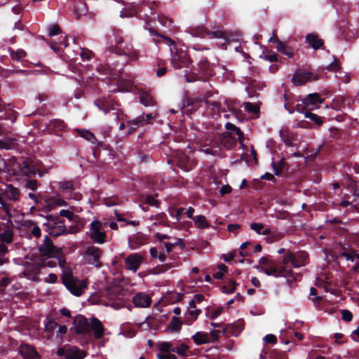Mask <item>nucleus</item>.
Here are the masks:
<instances>
[{
	"label": "nucleus",
	"instance_id": "obj_1",
	"mask_svg": "<svg viewBox=\"0 0 359 359\" xmlns=\"http://www.w3.org/2000/svg\"><path fill=\"white\" fill-rule=\"evenodd\" d=\"M109 50L117 55L126 57V65L128 61H136L139 58V53L134 49L132 43L126 41L123 32L120 29H114L111 35L109 36Z\"/></svg>",
	"mask_w": 359,
	"mask_h": 359
},
{
	"label": "nucleus",
	"instance_id": "obj_44",
	"mask_svg": "<svg viewBox=\"0 0 359 359\" xmlns=\"http://www.w3.org/2000/svg\"><path fill=\"white\" fill-rule=\"evenodd\" d=\"M276 48L278 51L280 52L285 55H287L289 58H292L294 56V48L285 43H283L282 46H276Z\"/></svg>",
	"mask_w": 359,
	"mask_h": 359
},
{
	"label": "nucleus",
	"instance_id": "obj_33",
	"mask_svg": "<svg viewBox=\"0 0 359 359\" xmlns=\"http://www.w3.org/2000/svg\"><path fill=\"white\" fill-rule=\"evenodd\" d=\"M201 313V310L198 309L187 310L184 316V323L188 325H191L198 318Z\"/></svg>",
	"mask_w": 359,
	"mask_h": 359
},
{
	"label": "nucleus",
	"instance_id": "obj_54",
	"mask_svg": "<svg viewBox=\"0 0 359 359\" xmlns=\"http://www.w3.org/2000/svg\"><path fill=\"white\" fill-rule=\"evenodd\" d=\"M270 358L271 359H288L285 351H279L277 350H273L270 353Z\"/></svg>",
	"mask_w": 359,
	"mask_h": 359
},
{
	"label": "nucleus",
	"instance_id": "obj_19",
	"mask_svg": "<svg viewBox=\"0 0 359 359\" xmlns=\"http://www.w3.org/2000/svg\"><path fill=\"white\" fill-rule=\"evenodd\" d=\"M133 303L136 307L147 308L151 304V299L146 293L139 292L133 297Z\"/></svg>",
	"mask_w": 359,
	"mask_h": 359
},
{
	"label": "nucleus",
	"instance_id": "obj_43",
	"mask_svg": "<svg viewBox=\"0 0 359 359\" xmlns=\"http://www.w3.org/2000/svg\"><path fill=\"white\" fill-rule=\"evenodd\" d=\"M42 267L40 266V262L38 260L33 264L28 265L26 267L25 273H29V275L37 276L41 273Z\"/></svg>",
	"mask_w": 359,
	"mask_h": 359
},
{
	"label": "nucleus",
	"instance_id": "obj_37",
	"mask_svg": "<svg viewBox=\"0 0 359 359\" xmlns=\"http://www.w3.org/2000/svg\"><path fill=\"white\" fill-rule=\"evenodd\" d=\"M193 221L194 222V225L198 229H203L210 227V223L208 222L206 217L204 215H197L194 217Z\"/></svg>",
	"mask_w": 359,
	"mask_h": 359
},
{
	"label": "nucleus",
	"instance_id": "obj_42",
	"mask_svg": "<svg viewBox=\"0 0 359 359\" xmlns=\"http://www.w3.org/2000/svg\"><path fill=\"white\" fill-rule=\"evenodd\" d=\"M182 322L180 318L173 316L169 323L168 328L173 332H178L181 330Z\"/></svg>",
	"mask_w": 359,
	"mask_h": 359
},
{
	"label": "nucleus",
	"instance_id": "obj_26",
	"mask_svg": "<svg viewBox=\"0 0 359 359\" xmlns=\"http://www.w3.org/2000/svg\"><path fill=\"white\" fill-rule=\"evenodd\" d=\"M147 241V236L142 233H139L129 238L128 244L131 248L137 249L140 246L145 244Z\"/></svg>",
	"mask_w": 359,
	"mask_h": 359
},
{
	"label": "nucleus",
	"instance_id": "obj_21",
	"mask_svg": "<svg viewBox=\"0 0 359 359\" xmlns=\"http://www.w3.org/2000/svg\"><path fill=\"white\" fill-rule=\"evenodd\" d=\"M221 145L226 149H231L237 144V140L229 131L223 133L219 138Z\"/></svg>",
	"mask_w": 359,
	"mask_h": 359
},
{
	"label": "nucleus",
	"instance_id": "obj_31",
	"mask_svg": "<svg viewBox=\"0 0 359 359\" xmlns=\"http://www.w3.org/2000/svg\"><path fill=\"white\" fill-rule=\"evenodd\" d=\"M5 194L9 200L15 201L18 200L20 192V190L13 184H7L5 189Z\"/></svg>",
	"mask_w": 359,
	"mask_h": 359
},
{
	"label": "nucleus",
	"instance_id": "obj_2",
	"mask_svg": "<svg viewBox=\"0 0 359 359\" xmlns=\"http://www.w3.org/2000/svg\"><path fill=\"white\" fill-rule=\"evenodd\" d=\"M156 35L163 38L168 45L170 46V63L175 69L187 67L189 65L192 63L193 61L187 51L177 48L172 39L168 36L160 35L158 33H156Z\"/></svg>",
	"mask_w": 359,
	"mask_h": 359
},
{
	"label": "nucleus",
	"instance_id": "obj_61",
	"mask_svg": "<svg viewBox=\"0 0 359 359\" xmlns=\"http://www.w3.org/2000/svg\"><path fill=\"white\" fill-rule=\"evenodd\" d=\"M13 234L12 231H6L1 234L0 238L2 242L10 243L13 241Z\"/></svg>",
	"mask_w": 359,
	"mask_h": 359
},
{
	"label": "nucleus",
	"instance_id": "obj_7",
	"mask_svg": "<svg viewBox=\"0 0 359 359\" xmlns=\"http://www.w3.org/2000/svg\"><path fill=\"white\" fill-rule=\"evenodd\" d=\"M308 258L309 255L305 251L293 252L287 250L283 256L281 263L287 269L299 268L306 265Z\"/></svg>",
	"mask_w": 359,
	"mask_h": 359
},
{
	"label": "nucleus",
	"instance_id": "obj_28",
	"mask_svg": "<svg viewBox=\"0 0 359 359\" xmlns=\"http://www.w3.org/2000/svg\"><path fill=\"white\" fill-rule=\"evenodd\" d=\"M139 99L142 104L145 107H154L156 102L149 93L145 90L139 91Z\"/></svg>",
	"mask_w": 359,
	"mask_h": 359
},
{
	"label": "nucleus",
	"instance_id": "obj_12",
	"mask_svg": "<svg viewBox=\"0 0 359 359\" xmlns=\"http://www.w3.org/2000/svg\"><path fill=\"white\" fill-rule=\"evenodd\" d=\"M39 250L42 256L58 255L61 252V250L54 245L51 239L46 236Z\"/></svg>",
	"mask_w": 359,
	"mask_h": 359
},
{
	"label": "nucleus",
	"instance_id": "obj_36",
	"mask_svg": "<svg viewBox=\"0 0 359 359\" xmlns=\"http://www.w3.org/2000/svg\"><path fill=\"white\" fill-rule=\"evenodd\" d=\"M94 104L104 114L109 113L111 109L110 103L106 98H99L94 101Z\"/></svg>",
	"mask_w": 359,
	"mask_h": 359
},
{
	"label": "nucleus",
	"instance_id": "obj_14",
	"mask_svg": "<svg viewBox=\"0 0 359 359\" xmlns=\"http://www.w3.org/2000/svg\"><path fill=\"white\" fill-rule=\"evenodd\" d=\"M143 261V257L137 253L129 255L125 259L126 269L136 272Z\"/></svg>",
	"mask_w": 359,
	"mask_h": 359
},
{
	"label": "nucleus",
	"instance_id": "obj_49",
	"mask_svg": "<svg viewBox=\"0 0 359 359\" xmlns=\"http://www.w3.org/2000/svg\"><path fill=\"white\" fill-rule=\"evenodd\" d=\"M15 144L16 142L14 139L0 140V149H11Z\"/></svg>",
	"mask_w": 359,
	"mask_h": 359
},
{
	"label": "nucleus",
	"instance_id": "obj_63",
	"mask_svg": "<svg viewBox=\"0 0 359 359\" xmlns=\"http://www.w3.org/2000/svg\"><path fill=\"white\" fill-rule=\"evenodd\" d=\"M353 254H355L354 250H344L341 255L346 259L348 261L354 262V256Z\"/></svg>",
	"mask_w": 359,
	"mask_h": 359
},
{
	"label": "nucleus",
	"instance_id": "obj_6",
	"mask_svg": "<svg viewBox=\"0 0 359 359\" xmlns=\"http://www.w3.org/2000/svg\"><path fill=\"white\" fill-rule=\"evenodd\" d=\"M46 222L43 223L44 231L53 237H57L66 233L67 228L65 220L61 219L59 216L48 215L45 218Z\"/></svg>",
	"mask_w": 359,
	"mask_h": 359
},
{
	"label": "nucleus",
	"instance_id": "obj_55",
	"mask_svg": "<svg viewBox=\"0 0 359 359\" xmlns=\"http://www.w3.org/2000/svg\"><path fill=\"white\" fill-rule=\"evenodd\" d=\"M61 33H62V30L58 25L53 24V25H50L48 27V35L50 36H56Z\"/></svg>",
	"mask_w": 359,
	"mask_h": 359
},
{
	"label": "nucleus",
	"instance_id": "obj_48",
	"mask_svg": "<svg viewBox=\"0 0 359 359\" xmlns=\"http://www.w3.org/2000/svg\"><path fill=\"white\" fill-rule=\"evenodd\" d=\"M257 84L255 83H250L247 87H246V91L248 94V97L249 98H254V97H257L259 96V93L257 92Z\"/></svg>",
	"mask_w": 359,
	"mask_h": 359
},
{
	"label": "nucleus",
	"instance_id": "obj_41",
	"mask_svg": "<svg viewBox=\"0 0 359 359\" xmlns=\"http://www.w3.org/2000/svg\"><path fill=\"white\" fill-rule=\"evenodd\" d=\"M95 144H97V145L93 149V155L94 158L97 160L100 159L101 156L102 150H106L107 151H109L108 145L104 144L102 142L97 141Z\"/></svg>",
	"mask_w": 359,
	"mask_h": 359
},
{
	"label": "nucleus",
	"instance_id": "obj_24",
	"mask_svg": "<svg viewBox=\"0 0 359 359\" xmlns=\"http://www.w3.org/2000/svg\"><path fill=\"white\" fill-rule=\"evenodd\" d=\"M144 126V114L127 121L128 134H132L139 128Z\"/></svg>",
	"mask_w": 359,
	"mask_h": 359
},
{
	"label": "nucleus",
	"instance_id": "obj_59",
	"mask_svg": "<svg viewBox=\"0 0 359 359\" xmlns=\"http://www.w3.org/2000/svg\"><path fill=\"white\" fill-rule=\"evenodd\" d=\"M158 349L164 353H167L171 351L172 348V345L171 342L169 341H163L158 344Z\"/></svg>",
	"mask_w": 359,
	"mask_h": 359
},
{
	"label": "nucleus",
	"instance_id": "obj_45",
	"mask_svg": "<svg viewBox=\"0 0 359 359\" xmlns=\"http://www.w3.org/2000/svg\"><path fill=\"white\" fill-rule=\"evenodd\" d=\"M107 293L110 295L111 298L117 297L124 294V290L120 286H111L107 290Z\"/></svg>",
	"mask_w": 359,
	"mask_h": 359
},
{
	"label": "nucleus",
	"instance_id": "obj_11",
	"mask_svg": "<svg viewBox=\"0 0 359 359\" xmlns=\"http://www.w3.org/2000/svg\"><path fill=\"white\" fill-rule=\"evenodd\" d=\"M102 253V250L94 245H91L87 248L85 252V258L88 264L94 265L97 268H100L102 264L100 262V257Z\"/></svg>",
	"mask_w": 359,
	"mask_h": 359
},
{
	"label": "nucleus",
	"instance_id": "obj_5",
	"mask_svg": "<svg viewBox=\"0 0 359 359\" xmlns=\"http://www.w3.org/2000/svg\"><path fill=\"white\" fill-rule=\"evenodd\" d=\"M260 271L269 276H273L275 278L285 277L287 280L294 279L292 269L285 267L281 261L271 260L269 266H261Z\"/></svg>",
	"mask_w": 359,
	"mask_h": 359
},
{
	"label": "nucleus",
	"instance_id": "obj_46",
	"mask_svg": "<svg viewBox=\"0 0 359 359\" xmlns=\"http://www.w3.org/2000/svg\"><path fill=\"white\" fill-rule=\"evenodd\" d=\"M173 266L172 263H166L161 265H157L152 269V273L154 274H159L167 271Z\"/></svg>",
	"mask_w": 359,
	"mask_h": 359
},
{
	"label": "nucleus",
	"instance_id": "obj_62",
	"mask_svg": "<svg viewBox=\"0 0 359 359\" xmlns=\"http://www.w3.org/2000/svg\"><path fill=\"white\" fill-rule=\"evenodd\" d=\"M57 326V323L55 321L48 318L47 322L45 324V330L46 332H53Z\"/></svg>",
	"mask_w": 359,
	"mask_h": 359
},
{
	"label": "nucleus",
	"instance_id": "obj_32",
	"mask_svg": "<svg viewBox=\"0 0 359 359\" xmlns=\"http://www.w3.org/2000/svg\"><path fill=\"white\" fill-rule=\"evenodd\" d=\"M57 255L43 256L39 259L40 266L42 269L46 267L53 268L57 264V262L55 259Z\"/></svg>",
	"mask_w": 359,
	"mask_h": 359
},
{
	"label": "nucleus",
	"instance_id": "obj_17",
	"mask_svg": "<svg viewBox=\"0 0 359 359\" xmlns=\"http://www.w3.org/2000/svg\"><path fill=\"white\" fill-rule=\"evenodd\" d=\"M67 128L64 121L58 118L50 120L48 123L45 124V129L49 133L57 134L58 132L63 131Z\"/></svg>",
	"mask_w": 359,
	"mask_h": 359
},
{
	"label": "nucleus",
	"instance_id": "obj_9",
	"mask_svg": "<svg viewBox=\"0 0 359 359\" xmlns=\"http://www.w3.org/2000/svg\"><path fill=\"white\" fill-rule=\"evenodd\" d=\"M188 32L193 36L205 38L208 36L209 39L217 38L224 41L222 46L228 42L226 33L222 30L209 31L204 26L191 27L189 28Z\"/></svg>",
	"mask_w": 359,
	"mask_h": 359
},
{
	"label": "nucleus",
	"instance_id": "obj_40",
	"mask_svg": "<svg viewBox=\"0 0 359 359\" xmlns=\"http://www.w3.org/2000/svg\"><path fill=\"white\" fill-rule=\"evenodd\" d=\"M250 228L259 234L269 236L271 233V229L269 228H264V225L262 223H251Z\"/></svg>",
	"mask_w": 359,
	"mask_h": 359
},
{
	"label": "nucleus",
	"instance_id": "obj_52",
	"mask_svg": "<svg viewBox=\"0 0 359 359\" xmlns=\"http://www.w3.org/2000/svg\"><path fill=\"white\" fill-rule=\"evenodd\" d=\"M305 117L313 121L317 126H321L323 123L322 118L320 116L316 114L310 112L309 111H306L305 112Z\"/></svg>",
	"mask_w": 359,
	"mask_h": 359
},
{
	"label": "nucleus",
	"instance_id": "obj_22",
	"mask_svg": "<svg viewBox=\"0 0 359 359\" xmlns=\"http://www.w3.org/2000/svg\"><path fill=\"white\" fill-rule=\"evenodd\" d=\"M90 329L93 330L94 336L97 339H100L103 337L104 329L98 318L95 317L90 318Z\"/></svg>",
	"mask_w": 359,
	"mask_h": 359
},
{
	"label": "nucleus",
	"instance_id": "obj_29",
	"mask_svg": "<svg viewBox=\"0 0 359 359\" xmlns=\"http://www.w3.org/2000/svg\"><path fill=\"white\" fill-rule=\"evenodd\" d=\"M86 354L76 346L70 347L67 350L66 359H83Z\"/></svg>",
	"mask_w": 359,
	"mask_h": 359
},
{
	"label": "nucleus",
	"instance_id": "obj_50",
	"mask_svg": "<svg viewBox=\"0 0 359 359\" xmlns=\"http://www.w3.org/2000/svg\"><path fill=\"white\" fill-rule=\"evenodd\" d=\"M237 283L234 280H231L229 284L222 287V292L225 294H232L236 289Z\"/></svg>",
	"mask_w": 359,
	"mask_h": 359
},
{
	"label": "nucleus",
	"instance_id": "obj_51",
	"mask_svg": "<svg viewBox=\"0 0 359 359\" xmlns=\"http://www.w3.org/2000/svg\"><path fill=\"white\" fill-rule=\"evenodd\" d=\"M10 55L13 60L19 62L22 57L26 56V53L24 50L15 51L14 50H10Z\"/></svg>",
	"mask_w": 359,
	"mask_h": 359
},
{
	"label": "nucleus",
	"instance_id": "obj_64",
	"mask_svg": "<svg viewBox=\"0 0 359 359\" xmlns=\"http://www.w3.org/2000/svg\"><path fill=\"white\" fill-rule=\"evenodd\" d=\"M352 313L346 309L341 310V318L346 322H351L353 319Z\"/></svg>",
	"mask_w": 359,
	"mask_h": 359
},
{
	"label": "nucleus",
	"instance_id": "obj_8",
	"mask_svg": "<svg viewBox=\"0 0 359 359\" xmlns=\"http://www.w3.org/2000/svg\"><path fill=\"white\" fill-rule=\"evenodd\" d=\"M209 72L210 63L206 57H202L198 62L197 67L193 66L190 72L185 71L184 77L187 82H194L210 74Z\"/></svg>",
	"mask_w": 359,
	"mask_h": 359
},
{
	"label": "nucleus",
	"instance_id": "obj_35",
	"mask_svg": "<svg viewBox=\"0 0 359 359\" xmlns=\"http://www.w3.org/2000/svg\"><path fill=\"white\" fill-rule=\"evenodd\" d=\"M192 339L197 345L205 344L210 342L209 334L205 332H197L192 336Z\"/></svg>",
	"mask_w": 359,
	"mask_h": 359
},
{
	"label": "nucleus",
	"instance_id": "obj_20",
	"mask_svg": "<svg viewBox=\"0 0 359 359\" xmlns=\"http://www.w3.org/2000/svg\"><path fill=\"white\" fill-rule=\"evenodd\" d=\"M177 166L185 171H189L196 166V163L189 156L182 153L178 156Z\"/></svg>",
	"mask_w": 359,
	"mask_h": 359
},
{
	"label": "nucleus",
	"instance_id": "obj_53",
	"mask_svg": "<svg viewBox=\"0 0 359 359\" xmlns=\"http://www.w3.org/2000/svg\"><path fill=\"white\" fill-rule=\"evenodd\" d=\"M79 55L83 60H90L94 57V53L85 48H81Z\"/></svg>",
	"mask_w": 359,
	"mask_h": 359
},
{
	"label": "nucleus",
	"instance_id": "obj_3",
	"mask_svg": "<svg viewBox=\"0 0 359 359\" xmlns=\"http://www.w3.org/2000/svg\"><path fill=\"white\" fill-rule=\"evenodd\" d=\"M13 162V172L15 175L34 177L38 173L39 177L43 175V172L39 169L37 164L30 158L21 157L19 161L16 158H11Z\"/></svg>",
	"mask_w": 359,
	"mask_h": 359
},
{
	"label": "nucleus",
	"instance_id": "obj_57",
	"mask_svg": "<svg viewBox=\"0 0 359 359\" xmlns=\"http://www.w3.org/2000/svg\"><path fill=\"white\" fill-rule=\"evenodd\" d=\"M184 208H180L176 210H170V215L172 217L176 218L177 221L182 219V215L184 212Z\"/></svg>",
	"mask_w": 359,
	"mask_h": 359
},
{
	"label": "nucleus",
	"instance_id": "obj_58",
	"mask_svg": "<svg viewBox=\"0 0 359 359\" xmlns=\"http://www.w3.org/2000/svg\"><path fill=\"white\" fill-rule=\"evenodd\" d=\"M38 187L39 182L36 180L29 179L25 181V187H26L27 189L35 191L37 189Z\"/></svg>",
	"mask_w": 359,
	"mask_h": 359
},
{
	"label": "nucleus",
	"instance_id": "obj_47",
	"mask_svg": "<svg viewBox=\"0 0 359 359\" xmlns=\"http://www.w3.org/2000/svg\"><path fill=\"white\" fill-rule=\"evenodd\" d=\"M244 109L245 111L250 114H257L259 113V106L257 104H253L251 102H245L243 104Z\"/></svg>",
	"mask_w": 359,
	"mask_h": 359
},
{
	"label": "nucleus",
	"instance_id": "obj_13",
	"mask_svg": "<svg viewBox=\"0 0 359 359\" xmlns=\"http://www.w3.org/2000/svg\"><path fill=\"white\" fill-rule=\"evenodd\" d=\"M75 332L78 334H88L90 332V323L82 315H77L74 320Z\"/></svg>",
	"mask_w": 359,
	"mask_h": 359
},
{
	"label": "nucleus",
	"instance_id": "obj_34",
	"mask_svg": "<svg viewBox=\"0 0 359 359\" xmlns=\"http://www.w3.org/2000/svg\"><path fill=\"white\" fill-rule=\"evenodd\" d=\"M288 163L285 161L284 158H282L278 163L274 161L271 163V167L276 176H281L283 170L286 169Z\"/></svg>",
	"mask_w": 359,
	"mask_h": 359
},
{
	"label": "nucleus",
	"instance_id": "obj_10",
	"mask_svg": "<svg viewBox=\"0 0 359 359\" xmlns=\"http://www.w3.org/2000/svg\"><path fill=\"white\" fill-rule=\"evenodd\" d=\"M90 238L95 243L103 244L106 241L107 234L102 231V223L97 220H93L90 224Z\"/></svg>",
	"mask_w": 359,
	"mask_h": 359
},
{
	"label": "nucleus",
	"instance_id": "obj_56",
	"mask_svg": "<svg viewBox=\"0 0 359 359\" xmlns=\"http://www.w3.org/2000/svg\"><path fill=\"white\" fill-rule=\"evenodd\" d=\"M189 349V346L184 344H182L180 346L172 347L171 352L177 353L180 355H185L187 351Z\"/></svg>",
	"mask_w": 359,
	"mask_h": 359
},
{
	"label": "nucleus",
	"instance_id": "obj_30",
	"mask_svg": "<svg viewBox=\"0 0 359 359\" xmlns=\"http://www.w3.org/2000/svg\"><path fill=\"white\" fill-rule=\"evenodd\" d=\"M6 107L3 104V101L0 97V120H9L11 123H13L16 119L15 112L13 111H5Z\"/></svg>",
	"mask_w": 359,
	"mask_h": 359
},
{
	"label": "nucleus",
	"instance_id": "obj_18",
	"mask_svg": "<svg viewBox=\"0 0 359 359\" xmlns=\"http://www.w3.org/2000/svg\"><path fill=\"white\" fill-rule=\"evenodd\" d=\"M312 73L299 69L295 72L292 76V81L295 86H302L310 81Z\"/></svg>",
	"mask_w": 359,
	"mask_h": 359
},
{
	"label": "nucleus",
	"instance_id": "obj_60",
	"mask_svg": "<svg viewBox=\"0 0 359 359\" xmlns=\"http://www.w3.org/2000/svg\"><path fill=\"white\" fill-rule=\"evenodd\" d=\"M88 12L86 5L85 4H82L80 6H76L75 8V14L77 18H79L82 15H85Z\"/></svg>",
	"mask_w": 359,
	"mask_h": 359
},
{
	"label": "nucleus",
	"instance_id": "obj_27",
	"mask_svg": "<svg viewBox=\"0 0 359 359\" xmlns=\"http://www.w3.org/2000/svg\"><path fill=\"white\" fill-rule=\"evenodd\" d=\"M343 184L353 196H359V189H358L357 183L355 180L353 179L352 176L346 175Z\"/></svg>",
	"mask_w": 359,
	"mask_h": 359
},
{
	"label": "nucleus",
	"instance_id": "obj_23",
	"mask_svg": "<svg viewBox=\"0 0 359 359\" xmlns=\"http://www.w3.org/2000/svg\"><path fill=\"white\" fill-rule=\"evenodd\" d=\"M306 42L314 50L324 48V41L317 34L310 33L306 36Z\"/></svg>",
	"mask_w": 359,
	"mask_h": 359
},
{
	"label": "nucleus",
	"instance_id": "obj_15",
	"mask_svg": "<svg viewBox=\"0 0 359 359\" xmlns=\"http://www.w3.org/2000/svg\"><path fill=\"white\" fill-rule=\"evenodd\" d=\"M156 1H152L149 3L146 0H143L141 4H138L134 6L133 13L130 15L137 14L139 13H144V15L147 18H149L150 15L154 13V6H156Z\"/></svg>",
	"mask_w": 359,
	"mask_h": 359
},
{
	"label": "nucleus",
	"instance_id": "obj_4",
	"mask_svg": "<svg viewBox=\"0 0 359 359\" xmlns=\"http://www.w3.org/2000/svg\"><path fill=\"white\" fill-rule=\"evenodd\" d=\"M62 282L70 293L76 297L81 296L83 290L88 287V280L86 279L80 280L73 276L72 271H63Z\"/></svg>",
	"mask_w": 359,
	"mask_h": 359
},
{
	"label": "nucleus",
	"instance_id": "obj_16",
	"mask_svg": "<svg viewBox=\"0 0 359 359\" xmlns=\"http://www.w3.org/2000/svg\"><path fill=\"white\" fill-rule=\"evenodd\" d=\"M19 353L24 359H41L35 348L27 344H22L20 346Z\"/></svg>",
	"mask_w": 359,
	"mask_h": 359
},
{
	"label": "nucleus",
	"instance_id": "obj_38",
	"mask_svg": "<svg viewBox=\"0 0 359 359\" xmlns=\"http://www.w3.org/2000/svg\"><path fill=\"white\" fill-rule=\"evenodd\" d=\"M76 131L78 135L84 138L85 140L91 142L92 144H95L97 142V140L95 137V135L88 130L76 129Z\"/></svg>",
	"mask_w": 359,
	"mask_h": 359
},
{
	"label": "nucleus",
	"instance_id": "obj_39",
	"mask_svg": "<svg viewBox=\"0 0 359 359\" xmlns=\"http://www.w3.org/2000/svg\"><path fill=\"white\" fill-rule=\"evenodd\" d=\"M225 128L226 130H230L235 135H236L238 136V141L241 144L243 143L244 140V134L238 127H237L236 126L230 122H228L226 123Z\"/></svg>",
	"mask_w": 359,
	"mask_h": 359
},
{
	"label": "nucleus",
	"instance_id": "obj_25",
	"mask_svg": "<svg viewBox=\"0 0 359 359\" xmlns=\"http://www.w3.org/2000/svg\"><path fill=\"white\" fill-rule=\"evenodd\" d=\"M304 100L310 111L315 107H318V105L323 102V99L317 93L309 94Z\"/></svg>",
	"mask_w": 359,
	"mask_h": 359
}]
</instances>
